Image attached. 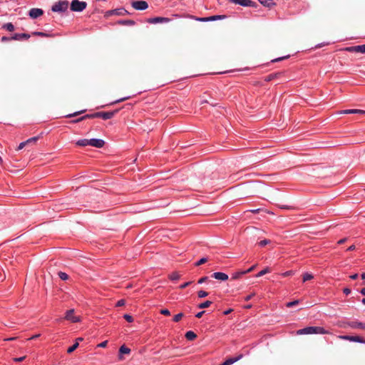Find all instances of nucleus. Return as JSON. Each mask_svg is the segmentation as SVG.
Wrapping results in <instances>:
<instances>
[{"label":"nucleus","instance_id":"62","mask_svg":"<svg viewBox=\"0 0 365 365\" xmlns=\"http://www.w3.org/2000/svg\"><path fill=\"white\" fill-rule=\"evenodd\" d=\"M9 39H10L9 38L6 37V36H3V37L1 38V41H9Z\"/></svg>","mask_w":365,"mask_h":365},{"label":"nucleus","instance_id":"10","mask_svg":"<svg viewBox=\"0 0 365 365\" xmlns=\"http://www.w3.org/2000/svg\"><path fill=\"white\" fill-rule=\"evenodd\" d=\"M43 14V11L38 8H33L30 9L29 12V15L31 19H37L38 17L42 16Z\"/></svg>","mask_w":365,"mask_h":365},{"label":"nucleus","instance_id":"55","mask_svg":"<svg viewBox=\"0 0 365 365\" xmlns=\"http://www.w3.org/2000/svg\"><path fill=\"white\" fill-rule=\"evenodd\" d=\"M40 336V334H35V335H33L31 336L29 340H33V339H36L37 338H38Z\"/></svg>","mask_w":365,"mask_h":365},{"label":"nucleus","instance_id":"19","mask_svg":"<svg viewBox=\"0 0 365 365\" xmlns=\"http://www.w3.org/2000/svg\"><path fill=\"white\" fill-rule=\"evenodd\" d=\"M130 353V349L125 346V345H123L119 349V359L123 360V357L122 356L123 354H128Z\"/></svg>","mask_w":365,"mask_h":365},{"label":"nucleus","instance_id":"53","mask_svg":"<svg viewBox=\"0 0 365 365\" xmlns=\"http://www.w3.org/2000/svg\"><path fill=\"white\" fill-rule=\"evenodd\" d=\"M256 265H253L250 268L246 269V270H244L245 271V274H247V273H250L255 268Z\"/></svg>","mask_w":365,"mask_h":365},{"label":"nucleus","instance_id":"48","mask_svg":"<svg viewBox=\"0 0 365 365\" xmlns=\"http://www.w3.org/2000/svg\"><path fill=\"white\" fill-rule=\"evenodd\" d=\"M192 284V282H185L184 284H182L180 286V289H185L186 288L187 286H189L190 284Z\"/></svg>","mask_w":365,"mask_h":365},{"label":"nucleus","instance_id":"47","mask_svg":"<svg viewBox=\"0 0 365 365\" xmlns=\"http://www.w3.org/2000/svg\"><path fill=\"white\" fill-rule=\"evenodd\" d=\"M255 292H252V293H251L250 294H248L247 296H246V297H245V301H250V299H252V297H255Z\"/></svg>","mask_w":365,"mask_h":365},{"label":"nucleus","instance_id":"26","mask_svg":"<svg viewBox=\"0 0 365 365\" xmlns=\"http://www.w3.org/2000/svg\"><path fill=\"white\" fill-rule=\"evenodd\" d=\"M2 28L8 31H13L14 30V26L12 23H6L3 25Z\"/></svg>","mask_w":365,"mask_h":365},{"label":"nucleus","instance_id":"64","mask_svg":"<svg viewBox=\"0 0 365 365\" xmlns=\"http://www.w3.org/2000/svg\"><path fill=\"white\" fill-rule=\"evenodd\" d=\"M345 241H346L345 238L341 239L340 240H339L338 243L339 244H343Z\"/></svg>","mask_w":365,"mask_h":365},{"label":"nucleus","instance_id":"34","mask_svg":"<svg viewBox=\"0 0 365 365\" xmlns=\"http://www.w3.org/2000/svg\"><path fill=\"white\" fill-rule=\"evenodd\" d=\"M58 274L60 279L62 280H66L68 278V275L65 272H59Z\"/></svg>","mask_w":365,"mask_h":365},{"label":"nucleus","instance_id":"44","mask_svg":"<svg viewBox=\"0 0 365 365\" xmlns=\"http://www.w3.org/2000/svg\"><path fill=\"white\" fill-rule=\"evenodd\" d=\"M293 274H294V272L292 270H289L285 272H283L282 274V276L284 277H286L292 276Z\"/></svg>","mask_w":365,"mask_h":365},{"label":"nucleus","instance_id":"16","mask_svg":"<svg viewBox=\"0 0 365 365\" xmlns=\"http://www.w3.org/2000/svg\"><path fill=\"white\" fill-rule=\"evenodd\" d=\"M212 277L221 281H226L228 279V275L223 272H214L212 274Z\"/></svg>","mask_w":365,"mask_h":365},{"label":"nucleus","instance_id":"54","mask_svg":"<svg viewBox=\"0 0 365 365\" xmlns=\"http://www.w3.org/2000/svg\"><path fill=\"white\" fill-rule=\"evenodd\" d=\"M343 292L346 294V295H349L350 293H351V289L349 288H344L343 289Z\"/></svg>","mask_w":365,"mask_h":365},{"label":"nucleus","instance_id":"50","mask_svg":"<svg viewBox=\"0 0 365 365\" xmlns=\"http://www.w3.org/2000/svg\"><path fill=\"white\" fill-rule=\"evenodd\" d=\"M207 279H208V277H201V278L198 280L197 283H198V284H202V283L205 282Z\"/></svg>","mask_w":365,"mask_h":365},{"label":"nucleus","instance_id":"57","mask_svg":"<svg viewBox=\"0 0 365 365\" xmlns=\"http://www.w3.org/2000/svg\"><path fill=\"white\" fill-rule=\"evenodd\" d=\"M232 312V309H229L227 310H225L223 314L225 315H227V314H230Z\"/></svg>","mask_w":365,"mask_h":365},{"label":"nucleus","instance_id":"28","mask_svg":"<svg viewBox=\"0 0 365 365\" xmlns=\"http://www.w3.org/2000/svg\"><path fill=\"white\" fill-rule=\"evenodd\" d=\"M180 277V275L177 272H174L169 275V279L173 281L178 280Z\"/></svg>","mask_w":365,"mask_h":365},{"label":"nucleus","instance_id":"41","mask_svg":"<svg viewBox=\"0 0 365 365\" xmlns=\"http://www.w3.org/2000/svg\"><path fill=\"white\" fill-rule=\"evenodd\" d=\"M299 304V300H294V301H292V302H289L288 303H287L286 306L287 307H294L297 304Z\"/></svg>","mask_w":365,"mask_h":365},{"label":"nucleus","instance_id":"37","mask_svg":"<svg viewBox=\"0 0 365 365\" xmlns=\"http://www.w3.org/2000/svg\"><path fill=\"white\" fill-rule=\"evenodd\" d=\"M208 295V293L205 291L200 290L197 292V296L199 298H204Z\"/></svg>","mask_w":365,"mask_h":365},{"label":"nucleus","instance_id":"29","mask_svg":"<svg viewBox=\"0 0 365 365\" xmlns=\"http://www.w3.org/2000/svg\"><path fill=\"white\" fill-rule=\"evenodd\" d=\"M121 25L125 26H133L135 24V21L133 20H123L118 22Z\"/></svg>","mask_w":365,"mask_h":365},{"label":"nucleus","instance_id":"20","mask_svg":"<svg viewBox=\"0 0 365 365\" xmlns=\"http://www.w3.org/2000/svg\"><path fill=\"white\" fill-rule=\"evenodd\" d=\"M128 13V11L125 9H114L111 11L112 14L123 16Z\"/></svg>","mask_w":365,"mask_h":365},{"label":"nucleus","instance_id":"51","mask_svg":"<svg viewBox=\"0 0 365 365\" xmlns=\"http://www.w3.org/2000/svg\"><path fill=\"white\" fill-rule=\"evenodd\" d=\"M26 145H27V144H26V143L25 141H24V142L21 143L19 145L17 150H19L23 149V148H24Z\"/></svg>","mask_w":365,"mask_h":365},{"label":"nucleus","instance_id":"4","mask_svg":"<svg viewBox=\"0 0 365 365\" xmlns=\"http://www.w3.org/2000/svg\"><path fill=\"white\" fill-rule=\"evenodd\" d=\"M68 8V2L67 1H60L53 5L51 10L54 12H63Z\"/></svg>","mask_w":365,"mask_h":365},{"label":"nucleus","instance_id":"9","mask_svg":"<svg viewBox=\"0 0 365 365\" xmlns=\"http://www.w3.org/2000/svg\"><path fill=\"white\" fill-rule=\"evenodd\" d=\"M105 142L103 140L97 139V138H91L89 139V145L92 147H95L97 148H101L103 147Z\"/></svg>","mask_w":365,"mask_h":365},{"label":"nucleus","instance_id":"18","mask_svg":"<svg viewBox=\"0 0 365 365\" xmlns=\"http://www.w3.org/2000/svg\"><path fill=\"white\" fill-rule=\"evenodd\" d=\"M341 114H364L365 110L359 109H347L340 111Z\"/></svg>","mask_w":365,"mask_h":365},{"label":"nucleus","instance_id":"56","mask_svg":"<svg viewBox=\"0 0 365 365\" xmlns=\"http://www.w3.org/2000/svg\"><path fill=\"white\" fill-rule=\"evenodd\" d=\"M204 313H205V312H204V311L200 312H198V313L195 315V317H196L197 318L200 319V318H201V317H202V315H203V314H204Z\"/></svg>","mask_w":365,"mask_h":365},{"label":"nucleus","instance_id":"33","mask_svg":"<svg viewBox=\"0 0 365 365\" xmlns=\"http://www.w3.org/2000/svg\"><path fill=\"white\" fill-rule=\"evenodd\" d=\"M85 110H80V111H77V112H75L73 113H71V114H68L66 115V118H72V117H75V116H77L83 113H84Z\"/></svg>","mask_w":365,"mask_h":365},{"label":"nucleus","instance_id":"52","mask_svg":"<svg viewBox=\"0 0 365 365\" xmlns=\"http://www.w3.org/2000/svg\"><path fill=\"white\" fill-rule=\"evenodd\" d=\"M25 359H26V356H21V357H19V358H14V361L16 362H21V361H24Z\"/></svg>","mask_w":365,"mask_h":365},{"label":"nucleus","instance_id":"58","mask_svg":"<svg viewBox=\"0 0 365 365\" xmlns=\"http://www.w3.org/2000/svg\"><path fill=\"white\" fill-rule=\"evenodd\" d=\"M350 278L351 279H356L358 278V274H352L350 276Z\"/></svg>","mask_w":365,"mask_h":365},{"label":"nucleus","instance_id":"21","mask_svg":"<svg viewBox=\"0 0 365 365\" xmlns=\"http://www.w3.org/2000/svg\"><path fill=\"white\" fill-rule=\"evenodd\" d=\"M197 337V334L192 331H188L185 334V338L189 341H192Z\"/></svg>","mask_w":365,"mask_h":365},{"label":"nucleus","instance_id":"11","mask_svg":"<svg viewBox=\"0 0 365 365\" xmlns=\"http://www.w3.org/2000/svg\"><path fill=\"white\" fill-rule=\"evenodd\" d=\"M243 356H244V355L242 354H239L238 355H237L235 357L227 358L222 364H221L220 365H231V364H234L235 362L242 359Z\"/></svg>","mask_w":365,"mask_h":365},{"label":"nucleus","instance_id":"13","mask_svg":"<svg viewBox=\"0 0 365 365\" xmlns=\"http://www.w3.org/2000/svg\"><path fill=\"white\" fill-rule=\"evenodd\" d=\"M224 18H225V16L215 15V16H211L209 17L197 18L196 20L202 21V22H205V21H211L222 19Z\"/></svg>","mask_w":365,"mask_h":365},{"label":"nucleus","instance_id":"24","mask_svg":"<svg viewBox=\"0 0 365 365\" xmlns=\"http://www.w3.org/2000/svg\"><path fill=\"white\" fill-rule=\"evenodd\" d=\"M281 73H271L269 75H268L266 78H265V81H271L275 78H277L279 76H280Z\"/></svg>","mask_w":365,"mask_h":365},{"label":"nucleus","instance_id":"42","mask_svg":"<svg viewBox=\"0 0 365 365\" xmlns=\"http://www.w3.org/2000/svg\"><path fill=\"white\" fill-rule=\"evenodd\" d=\"M38 139V137H33V138L28 139L25 142L26 143V144L31 143H35Z\"/></svg>","mask_w":365,"mask_h":365},{"label":"nucleus","instance_id":"30","mask_svg":"<svg viewBox=\"0 0 365 365\" xmlns=\"http://www.w3.org/2000/svg\"><path fill=\"white\" fill-rule=\"evenodd\" d=\"M212 304V302L211 301H205L200 304H198V308L199 309H205V308H207V307H209Z\"/></svg>","mask_w":365,"mask_h":365},{"label":"nucleus","instance_id":"61","mask_svg":"<svg viewBox=\"0 0 365 365\" xmlns=\"http://www.w3.org/2000/svg\"><path fill=\"white\" fill-rule=\"evenodd\" d=\"M128 98H129V97H125V98H121V99H120V100L116 101H115V103H117V102H121V101H125V100H127V99H128Z\"/></svg>","mask_w":365,"mask_h":365},{"label":"nucleus","instance_id":"40","mask_svg":"<svg viewBox=\"0 0 365 365\" xmlns=\"http://www.w3.org/2000/svg\"><path fill=\"white\" fill-rule=\"evenodd\" d=\"M207 261V259L205 257L201 258L200 260H198L197 262H195V266H200L201 264H205Z\"/></svg>","mask_w":365,"mask_h":365},{"label":"nucleus","instance_id":"3","mask_svg":"<svg viewBox=\"0 0 365 365\" xmlns=\"http://www.w3.org/2000/svg\"><path fill=\"white\" fill-rule=\"evenodd\" d=\"M87 4L85 1L73 0L71 4V10L73 11L81 12L86 8Z\"/></svg>","mask_w":365,"mask_h":365},{"label":"nucleus","instance_id":"5","mask_svg":"<svg viewBox=\"0 0 365 365\" xmlns=\"http://www.w3.org/2000/svg\"><path fill=\"white\" fill-rule=\"evenodd\" d=\"M65 319L73 323L80 322L81 319L78 316L74 315V309H69L66 312Z\"/></svg>","mask_w":365,"mask_h":365},{"label":"nucleus","instance_id":"6","mask_svg":"<svg viewBox=\"0 0 365 365\" xmlns=\"http://www.w3.org/2000/svg\"><path fill=\"white\" fill-rule=\"evenodd\" d=\"M132 6L136 10H145L148 7V4L145 1H135L132 2Z\"/></svg>","mask_w":365,"mask_h":365},{"label":"nucleus","instance_id":"22","mask_svg":"<svg viewBox=\"0 0 365 365\" xmlns=\"http://www.w3.org/2000/svg\"><path fill=\"white\" fill-rule=\"evenodd\" d=\"M76 144L78 146L85 147L89 145V140L88 139H80L76 141Z\"/></svg>","mask_w":365,"mask_h":365},{"label":"nucleus","instance_id":"59","mask_svg":"<svg viewBox=\"0 0 365 365\" xmlns=\"http://www.w3.org/2000/svg\"><path fill=\"white\" fill-rule=\"evenodd\" d=\"M355 250V246L354 245H351L350 247H349L347 248V251H352V250Z\"/></svg>","mask_w":365,"mask_h":365},{"label":"nucleus","instance_id":"36","mask_svg":"<svg viewBox=\"0 0 365 365\" xmlns=\"http://www.w3.org/2000/svg\"><path fill=\"white\" fill-rule=\"evenodd\" d=\"M271 241L269 240H261L260 242H259V245L260 247H264L266 246L267 245H269L270 244Z\"/></svg>","mask_w":365,"mask_h":365},{"label":"nucleus","instance_id":"12","mask_svg":"<svg viewBox=\"0 0 365 365\" xmlns=\"http://www.w3.org/2000/svg\"><path fill=\"white\" fill-rule=\"evenodd\" d=\"M347 325L352 329H365V323L359 322L357 321L349 322Z\"/></svg>","mask_w":365,"mask_h":365},{"label":"nucleus","instance_id":"14","mask_svg":"<svg viewBox=\"0 0 365 365\" xmlns=\"http://www.w3.org/2000/svg\"><path fill=\"white\" fill-rule=\"evenodd\" d=\"M346 50L349 51L365 53V44L349 47Z\"/></svg>","mask_w":365,"mask_h":365},{"label":"nucleus","instance_id":"60","mask_svg":"<svg viewBox=\"0 0 365 365\" xmlns=\"http://www.w3.org/2000/svg\"><path fill=\"white\" fill-rule=\"evenodd\" d=\"M16 339V337H10V338L4 339V341H14Z\"/></svg>","mask_w":365,"mask_h":365},{"label":"nucleus","instance_id":"23","mask_svg":"<svg viewBox=\"0 0 365 365\" xmlns=\"http://www.w3.org/2000/svg\"><path fill=\"white\" fill-rule=\"evenodd\" d=\"M88 118H91V114H86V115H83L78 118L74 119V120H71V123H79V122L83 121Z\"/></svg>","mask_w":365,"mask_h":365},{"label":"nucleus","instance_id":"43","mask_svg":"<svg viewBox=\"0 0 365 365\" xmlns=\"http://www.w3.org/2000/svg\"><path fill=\"white\" fill-rule=\"evenodd\" d=\"M123 318L128 322H133V318L131 315L130 314H124L123 316Z\"/></svg>","mask_w":365,"mask_h":365},{"label":"nucleus","instance_id":"15","mask_svg":"<svg viewBox=\"0 0 365 365\" xmlns=\"http://www.w3.org/2000/svg\"><path fill=\"white\" fill-rule=\"evenodd\" d=\"M169 21H170V19L168 18H165V17H155V18L149 19L148 20V22L150 23V24L168 23Z\"/></svg>","mask_w":365,"mask_h":365},{"label":"nucleus","instance_id":"49","mask_svg":"<svg viewBox=\"0 0 365 365\" xmlns=\"http://www.w3.org/2000/svg\"><path fill=\"white\" fill-rule=\"evenodd\" d=\"M107 344H108V341H102L101 343L98 344L97 345V346L101 347V348H105L107 346Z\"/></svg>","mask_w":365,"mask_h":365},{"label":"nucleus","instance_id":"39","mask_svg":"<svg viewBox=\"0 0 365 365\" xmlns=\"http://www.w3.org/2000/svg\"><path fill=\"white\" fill-rule=\"evenodd\" d=\"M33 35L38 36H41V37H48V36H49L48 34H47L46 33H43V32H41V31H35V32L33 33Z\"/></svg>","mask_w":365,"mask_h":365},{"label":"nucleus","instance_id":"7","mask_svg":"<svg viewBox=\"0 0 365 365\" xmlns=\"http://www.w3.org/2000/svg\"><path fill=\"white\" fill-rule=\"evenodd\" d=\"M339 339L348 340L354 342H359V343H365V339L359 336H348V335H341L338 336Z\"/></svg>","mask_w":365,"mask_h":365},{"label":"nucleus","instance_id":"31","mask_svg":"<svg viewBox=\"0 0 365 365\" xmlns=\"http://www.w3.org/2000/svg\"><path fill=\"white\" fill-rule=\"evenodd\" d=\"M79 346V344L78 341H76L75 344H73L71 346H70L68 349H67V352L68 354H71L72 353L73 351H74Z\"/></svg>","mask_w":365,"mask_h":365},{"label":"nucleus","instance_id":"46","mask_svg":"<svg viewBox=\"0 0 365 365\" xmlns=\"http://www.w3.org/2000/svg\"><path fill=\"white\" fill-rule=\"evenodd\" d=\"M125 304V301L124 299H120L116 303V307H122Z\"/></svg>","mask_w":365,"mask_h":365},{"label":"nucleus","instance_id":"1","mask_svg":"<svg viewBox=\"0 0 365 365\" xmlns=\"http://www.w3.org/2000/svg\"><path fill=\"white\" fill-rule=\"evenodd\" d=\"M297 335L302 334H328L329 331L322 327H307L297 331Z\"/></svg>","mask_w":365,"mask_h":365},{"label":"nucleus","instance_id":"27","mask_svg":"<svg viewBox=\"0 0 365 365\" xmlns=\"http://www.w3.org/2000/svg\"><path fill=\"white\" fill-rule=\"evenodd\" d=\"M245 274V271H240V272H236L235 273L232 274V279H239L241 276Z\"/></svg>","mask_w":365,"mask_h":365},{"label":"nucleus","instance_id":"8","mask_svg":"<svg viewBox=\"0 0 365 365\" xmlns=\"http://www.w3.org/2000/svg\"><path fill=\"white\" fill-rule=\"evenodd\" d=\"M230 2L243 6H255V3L251 0H229Z\"/></svg>","mask_w":365,"mask_h":365},{"label":"nucleus","instance_id":"35","mask_svg":"<svg viewBox=\"0 0 365 365\" xmlns=\"http://www.w3.org/2000/svg\"><path fill=\"white\" fill-rule=\"evenodd\" d=\"M183 317V314L182 313H179L176 315L174 316L173 317V321L175 322H178L181 320L182 317Z\"/></svg>","mask_w":365,"mask_h":365},{"label":"nucleus","instance_id":"38","mask_svg":"<svg viewBox=\"0 0 365 365\" xmlns=\"http://www.w3.org/2000/svg\"><path fill=\"white\" fill-rule=\"evenodd\" d=\"M262 4L266 6H270L272 4V0H258Z\"/></svg>","mask_w":365,"mask_h":365},{"label":"nucleus","instance_id":"45","mask_svg":"<svg viewBox=\"0 0 365 365\" xmlns=\"http://www.w3.org/2000/svg\"><path fill=\"white\" fill-rule=\"evenodd\" d=\"M160 314H163V315H165V316H169L170 314V311L168 309H163L160 310Z\"/></svg>","mask_w":365,"mask_h":365},{"label":"nucleus","instance_id":"63","mask_svg":"<svg viewBox=\"0 0 365 365\" xmlns=\"http://www.w3.org/2000/svg\"><path fill=\"white\" fill-rule=\"evenodd\" d=\"M360 293H361L362 295L365 296V288H362V289H361V291H360Z\"/></svg>","mask_w":365,"mask_h":365},{"label":"nucleus","instance_id":"25","mask_svg":"<svg viewBox=\"0 0 365 365\" xmlns=\"http://www.w3.org/2000/svg\"><path fill=\"white\" fill-rule=\"evenodd\" d=\"M314 278V275L312 274L306 272L302 276L303 282L311 280Z\"/></svg>","mask_w":365,"mask_h":365},{"label":"nucleus","instance_id":"17","mask_svg":"<svg viewBox=\"0 0 365 365\" xmlns=\"http://www.w3.org/2000/svg\"><path fill=\"white\" fill-rule=\"evenodd\" d=\"M30 37L29 34H15L11 37V40L21 41L23 39H29Z\"/></svg>","mask_w":365,"mask_h":365},{"label":"nucleus","instance_id":"2","mask_svg":"<svg viewBox=\"0 0 365 365\" xmlns=\"http://www.w3.org/2000/svg\"><path fill=\"white\" fill-rule=\"evenodd\" d=\"M117 112V110L108 112H97L91 114V118H101L103 120H108L112 118Z\"/></svg>","mask_w":365,"mask_h":365},{"label":"nucleus","instance_id":"32","mask_svg":"<svg viewBox=\"0 0 365 365\" xmlns=\"http://www.w3.org/2000/svg\"><path fill=\"white\" fill-rule=\"evenodd\" d=\"M269 272H270V269H269L268 267H267V268H265V269H264L261 270L260 272H259L256 274V277H262V276H263V275H264L265 274H267V273H269Z\"/></svg>","mask_w":365,"mask_h":365}]
</instances>
